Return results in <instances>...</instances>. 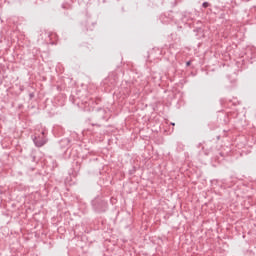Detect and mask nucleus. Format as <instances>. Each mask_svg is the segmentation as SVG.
<instances>
[{
    "label": "nucleus",
    "mask_w": 256,
    "mask_h": 256,
    "mask_svg": "<svg viewBox=\"0 0 256 256\" xmlns=\"http://www.w3.org/2000/svg\"><path fill=\"white\" fill-rule=\"evenodd\" d=\"M217 121L220 123V125H229V115L225 112H220L217 115Z\"/></svg>",
    "instance_id": "obj_4"
},
{
    "label": "nucleus",
    "mask_w": 256,
    "mask_h": 256,
    "mask_svg": "<svg viewBox=\"0 0 256 256\" xmlns=\"http://www.w3.org/2000/svg\"><path fill=\"white\" fill-rule=\"evenodd\" d=\"M191 63H192L191 60L187 61V62H186V67H191Z\"/></svg>",
    "instance_id": "obj_12"
},
{
    "label": "nucleus",
    "mask_w": 256,
    "mask_h": 256,
    "mask_svg": "<svg viewBox=\"0 0 256 256\" xmlns=\"http://www.w3.org/2000/svg\"><path fill=\"white\" fill-rule=\"evenodd\" d=\"M217 139H218V140L221 139V135L217 136Z\"/></svg>",
    "instance_id": "obj_20"
},
{
    "label": "nucleus",
    "mask_w": 256,
    "mask_h": 256,
    "mask_svg": "<svg viewBox=\"0 0 256 256\" xmlns=\"http://www.w3.org/2000/svg\"><path fill=\"white\" fill-rule=\"evenodd\" d=\"M63 9H71V4H63Z\"/></svg>",
    "instance_id": "obj_11"
},
{
    "label": "nucleus",
    "mask_w": 256,
    "mask_h": 256,
    "mask_svg": "<svg viewBox=\"0 0 256 256\" xmlns=\"http://www.w3.org/2000/svg\"><path fill=\"white\" fill-rule=\"evenodd\" d=\"M222 137H227V131H224Z\"/></svg>",
    "instance_id": "obj_16"
},
{
    "label": "nucleus",
    "mask_w": 256,
    "mask_h": 256,
    "mask_svg": "<svg viewBox=\"0 0 256 256\" xmlns=\"http://www.w3.org/2000/svg\"><path fill=\"white\" fill-rule=\"evenodd\" d=\"M30 89H32V91H35V88H33L32 86H30Z\"/></svg>",
    "instance_id": "obj_19"
},
{
    "label": "nucleus",
    "mask_w": 256,
    "mask_h": 256,
    "mask_svg": "<svg viewBox=\"0 0 256 256\" xmlns=\"http://www.w3.org/2000/svg\"><path fill=\"white\" fill-rule=\"evenodd\" d=\"M127 95H130L131 94V90H127Z\"/></svg>",
    "instance_id": "obj_18"
},
{
    "label": "nucleus",
    "mask_w": 256,
    "mask_h": 256,
    "mask_svg": "<svg viewBox=\"0 0 256 256\" xmlns=\"http://www.w3.org/2000/svg\"><path fill=\"white\" fill-rule=\"evenodd\" d=\"M32 139L36 147H43V145L47 143L45 132H41V134L35 135Z\"/></svg>",
    "instance_id": "obj_3"
},
{
    "label": "nucleus",
    "mask_w": 256,
    "mask_h": 256,
    "mask_svg": "<svg viewBox=\"0 0 256 256\" xmlns=\"http://www.w3.org/2000/svg\"><path fill=\"white\" fill-rule=\"evenodd\" d=\"M92 209L95 211V213H105L107 211L109 204L107 203V200H105V197L103 196H96L91 201Z\"/></svg>",
    "instance_id": "obj_1"
},
{
    "label": "nucleus",
    "mask_w": 256,
    "mask_h": 256,
    "mask_svg": "<svg viewBox=\"0 0 256 256\" xmlns=\"http://www.w3.org/2000/svg\"><path fill=\"white\" fill-rule=\"evenodd\" d=\"M216 159H219V156H216Z\"/></svg>",
    "instance_id": "obj_22"
},
{
    "label": "nucleus",
    "mask_w": 256,
    "mask_h": 256,
    "mask_svg": "<svg viewBox=\"0 0 256 256\" xmlns=\"http://www.w3.org/2000/svg\"><path fill=\"white\" fill-rule=\"evenodd\" d=\"M171 125H175V123H171Z\"/></svg>",
    "instance_id": "obj_23"
},
{
    "label": "nucleus",
    "mask_w": 256,
    "mask_h": 256,
    "mask_svg": "<svg viewBox=\"0 0 256 256\" xmlns=\"http://www.w3.org/2000/svg\"><path fill=\"white\" fill-rule=\"evenodd\" d=\"M29 93V100H33L35 98V91L33 90H28Z\"/></svg>",
    "instance_id": "obj_7"
},
{
    "label": "nucleus",
    "mask_w": 256,
    "mask_h": 256,
    "mask_svg": "<svg viewBox=\"0 0 256 256\" xmlns=\"http://www.w3.org/2000/svg\"><path fill=\"white\" fill-rule=\"evenodd\" d=\"M93 105V103H95L96 105H99V103H101V98H96L95 100H90L89 105Z\"/></svg>",
    "instance_id": "obj_8"
},
{
    "label": "nucleus",
    "mask_w": 256,
    "mask_h": 256,
    "mask_svg": "<svg viewBox=\"0 0 256 256\" xmlns=\"http://www.w3.org/2000/svg\"><path fill=\"white\" fill-rule=\"evenodd\" d=\"M196 31H197V33H199V31H202V29L201 28H197Z\"/></svg>",
    "instance_id": "obj_17"
},
{
    "label": "nucleus",
    "mask_w": 256,
    "mask_h": 256,
    "mask_svg": "<svg viewBox=\"0 0 256 256\" xmlns=\"http://www.w3.org/2000/svg\"><path fill=\"white\" fill-rule=\"evenodd\" d=\"M93 29H95V23L89 21L82 23V31L84 33H87V31H93Z\"/></svg>",
    "instance_id": "obj_6"
},
{
    "label": "nucleus",
    "mask_w": 256,
    "mask_h": 256,
    "mask_svg": "<svg viewBox=\"0 0 256 256\" xmlns=\"http://www.w3.org/2000/svg\"><path fill=\"white\" fill-rule=\"evenodd\" d=\"M202 7H203L204 9H207V7H211V3H209V2H203V3H202Z\"/></svg>",
    "instance_id": "obj_9"
},
{
    "label": "nucleus",
    "mask_w": 256,
    "mask_h": 256,
    "mask_svg": "<svg viewBox=\"0 0 256 256\" xmlns=\"http://www.w3.org/2000/svg\"><path fill=\"white\" fill-rule=\"evenodd\" d=\"M105 115H107V111L104 108H97L94 110L93 117L94 119H105Z\"/></svg>",
    "instance_id": "obj_5"
},
{
    "label": "nucleus",
    "mask_w": 256,
    "mask_h": 256,
    "mask_svg": "<svg viewBox=\"0 0 256 256\" xmlns=\"http://www.w3.org/2000/svg\"><path fill=\"white\" fill-rule=\"evenodd\" d=\"M117 74L115 73H110L108 75V77H106L103 81H102V85L103 87H109L110 89H115V87L117 86Z\"/></svg>",
    "instance_id": "obj_2"
},
{
    "label": "nucleus",
    "mask_w": 256,
    "mask_h": 256,
    "mask_svg": "<svg viewBox=\"0 0 256 256\" xmlns=\"http://www.w3.org/2000/svg\"><path fill=\"white\" fill-rule=\"evenodd\" d=\"M91 126H92V127H101V124L92 123Z\"/></svg>",
    "instance_id": "obj_13"
},
{
    "label": "nucleus",
    "mask_w": 256,
    "mask_h": 256,
    "mask_svg": "<svg viewBox=\"0 0 256 256\" xmlns=\"http://www.w3.org/2000/svg\"><path fill=\"white\" fill-rule=\"evenodd\" d=\"M20 91H23V87L20 88Z\"/></svg>",
    "instance_id": "obj_21"
},
{
    "label": "nucleus",
    "mask_w": 256,
    "mask_h": 256,
    "mask_svg": "<svg viewBox=\"0 0 256 256\" xmlns=\"http://www.w3.org/2000/svg\"><path fill=\"white\" fill-rule=\"evenodd\" d=\"M220 157H225V153L219 152Z\"/></svg>",
    "instance_id": "obj_15"
},
{
    "label": "nucleus",
    "mask_w": 256,
    "mask_h": 256,
    "mask_svg": "<svg viewBox=\"0 0 256 256\" xmlns=\"http://www.w3.org/2000/svg\"><path fill=\"white\" fill-rule=\"evenodd\" d=\"M60 143H67V144H69V139L61 140V142H60Z\"/></svg>",
    "instance_id": "obj_14"
},
{
    "label": "nucleus",
    "mask_w": 256,
    "mask_h": 256,
    "mask_svg": "<svg viewBox=\"0 0 256 256\" xmlns=\"http://www.w3.org/2000/svg\"><path fill=\"white\" fill-rule=\"evenodd\" d=\"M76 170L81 171V162L79 161L76 162Z\"/></svg>",
    "instance_id": "obj_10"
}]
</instances>
